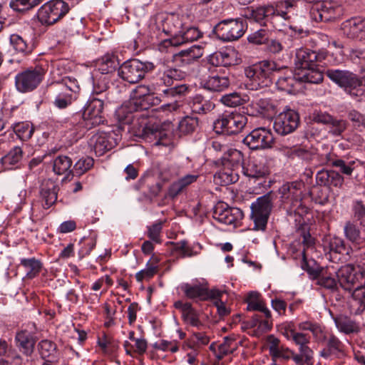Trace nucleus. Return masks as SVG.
<instances>
[{
	"label": "nucleus",
	"mask_w": 365,
	"mask_h": 365,
	"mask_svg": "<svg viewBox=\"0 0 365 365\" xmlns=\"http://www.w3.org/2000/svg\"><path fill=\"white\" fill-rule=\"evenodd\" d=\"M36 341V333L27 329L17 331L15 336L16 346L19 351L27 356L33 354Z\"/></svg>",
	"instance_id": "obj_21"
},
{
	"label": "nucleus",
	"mask_w": 365,
	"mask_h": 365,
	"mask_svg": "<svg viewBox=\"0 0 365 365\" xmlns=\"http://www.w3.org/2000/svg\"><path fill=\"white\" fill-rule=\"evenodd\" d=\"M302 71L303 73L300 79L304 82L318 84L322 82L324 79L323 73L320 71L315 69V66L304 69Z\"/></svg>",
	"instance_id": "obj_50"
},
{
	"label": "nucleus",
	"mask_w": 365,
	"mask_h": 365,
	"mask_svg": "<svg viewBox=\"0 0 365 365\" xmlns=\"http://www.w3.org/2000/svg\"><path fill=\"white\" fill-rule=\"evenodd\" d=\"M20 264L26 271V277L28 279H33L40 273L42 268V263L35 257L22 258Z\"/></svg>",
	"instance_id": "obj_36"
},
{
	"label": "nucleus",
	"mask_w": 365,
	"mask_h": 365,
	"mask_svg": "<svg viewBox=\"0 0 365 365\" xmlns=\"http://www.w3.org/2000/svg\"><path fill=\"white\" fill-rule=\"evenodd\" d=\"M220 160L225 168L215 175V181L224 186L236 182L239 179V175L235 169L242 166L243 153L237 149L229 148L222 154Z\"/></svg>",
	"instance_id": "obj_4"
},
{
	"label": "nucleus",
	"mask_w": 365,
	"mask_h": 365,
	"mask_svg": "<svg viewBox=\"0 0 365 365\" xmlns=\"http://www.w3.org/2000/svg\"><path fill=\"white\" fill-rule=\"evenodd\" d=\"M174 307L182 312V317L186 324L192 327H200L202 326V322L200 319L199 313L192 307L189 302H182L177 301L174 303Z\"/></svg>",
	"instance_id": "obj_27"
},
{
	"label": "nucleus",
	"mask_w": 365,
	"mask_h": 365,
	"mask_svg": "<svg viewBox=\"0 0 365 365\" xmlns=\"http://www.w3.org/2000/svg\"><path fill=\"white\" fill-rule=\"evenodd\" d=\"M242 171L247 177L259 180L266 176L269 172L267 167L257 159L250 160L247 166L242 167Z\"/></svg>",
	"instance_id": "obj_32"
},
{
	"label": "nucleus",
	"mask_w": 365,
	"mask_h": 365,
	"mask_svg": "<svg viewBox=\"0 0 365 365\" xmlns=\"http://www.w3.org/2000/svg\"><path fill=\"white\" fill-rule=\"evenodd\" d=\"M284 148L288 149L287 153H289L290 157L293 158L297 157L307 163L311 162L315 155V153L313 150L307 149L304 147L294 146L289 148L285 147Z\"/></svg>",
	"instance_id": "obj_46"
},
{
	"label": "nucleus",
	"mask_w": 365,
	"mask_h": 365,
	"mask_svg": "<svg viewBox=\"0 0 365 365\" xmlns=\"http://www.w3.org/2000/svg\"><path fill=\"white\" fill-rule=\"evenodd\" d=\"M230 85V81L227 76L216 74L209 76L204 82L203 86L205 89L221 92L227 88Z\"/></svg>",
	"instance_id": "obj_33"
},
{
	"label": "nucleus",
	"mask_w": 365,
	"mask_h": 365,
	"mask_svg": "<svg viewBox=\"0 0 365 365\" xmlns=\"http://www.w3.org/2000/svg\"><path fill=\"white\" fill-rule=\"evenodd\" d=\"M243 217L242 210L236 207H229L217 220L225 225H232Z\"/></svg>",
	"instance_id": "obj_47"
},
{
	"label": "nucleus",
	"mask_w": 365,
	"mask_h": 365,
	"mask_svg": "<svg viewBox=\"0 0 365 365\" xmlns=\"http://www.w3.org/2000/svg\"><path fill=\"white\" fill-rule=\"evenodd\" d=\"M119 62L114 55L106 54L103 56L98 63V71L101 74H108L115 71Z\"/></svg>",
	"instance_id": "obj_40"
},
{
	"label": "nucleus",
	"mask_w": 365,
	"mask_h": 365,
	"mask_svg": "<svg viewBox=\"0 0 365 365\" xmlns=\"http://www.w3.org/2000/svg\"><path fill=\"white\" fill-rule=\"evenodd\" d=\"M350 60L361 66V72H365V48H351L348 54Z\"/></svg>",
	"instance_id": "obj_61"
},
{
	"label": "nucleus",
	"mask_w": 365,
	"mask_h": 365,
	"mask_svg": "<svg viewBox=\"0 0 365 365\" xmlns=\"http://www.w3.org/2000/svg\"><path fill=\"white\" fill-rule=\"evenodd\" d=\"M317 185L324 187H341L344 178L334 170H321L316 175Z\"/></svg>",
	"instance_id": "obj_28"
},
{
	"label": "nucleus",
	"mask_w": 365,
	"mask_h": 365,
	"mask_svg": "<svg viewBox=\"0 0 365 365\" xmlns=\"http://www.w3.org/2000/svg\"><path fill=\"white\" fill-rule=\"evenodd\" d=\"M344 233L346 239L353 244L361 245L363 242L359 226L354 222L348 221L345 223Z\"/></svg>",
	"instance_id": "obj_37"
},
{
	"label": "nucleus",
	"mask_w": 365,
	"mask_h": 365,
	"mask_svg": "<svg viewBox=\"0 0 365 365\" xmlns=\"http://www.w3.org/2000/svg\"><path fill=\"white\" fill-rule=\"evenodd\" d=\"M294 63L298 69H306L316 66V51L308 48H299L295 55Z\"/></svg>",
	"instance_id": "obj_30"
},
{
	"label": "nucleus",
	"mask_w": 365,
	"mask_h": 365,
	"mask_svg": "<svg viewBox=\"0 0 365 365\" xmlns=\"http://www.w3.org/2000/svg\"><path fill=\"white\" fill-rule=\"evenodd\" d=\"M297 7L296 0L279 1L273 4L258 6L256 9H248L245 11L247 19L259 24L261 26L271 25L276 29H281L283 21H290L289 13Z\"/></svg>",
	"instance_id": "obj_1"
},
{
	"label": "nucleus",
	"mask_w": 365,
	"mask_h": 365,
	"mask_svg": "<svg viewBox=\"0 0 365 365\" xmlns=\"http://www.w3.org/2000/svg\"><path fill=\"white\" fill-rule=\"evenodd\" d=\"M284 68L282 69L279 73H282L284 76H278L276 82L277 88L281 91H284L287 93H292L296 90V87L299 85V79L295 78L291 69L286 66H281Z\"/></svg>",
	"instance_id": "obj_29"
},
{
	"label": "nucleus",
	"mask_w": 365,
	"mask_h": 365,
	"mask_svg": "<svg viewBox=\"0 0 365 365\" xmlns=\"http://www.w3.org/2000/svg\"><path fill=\"white\" fill-rule=\"evenodd\" d=\"M58 186L56 181L51 179H44L40 185V196L43 202L44 209L51 207L57 200Z\"/></svg>",
	"instance_id": "obj_23"
},
{
	"label": "nucleus",
	"mask_w": 365,
	"mask_h": 365,
	"mask_svg": "<svg viewBox=\"0 0 365 365\" xmlns=\"http://www.w3.org/2000/svg\"><path fill=\"white\" fill-rule=\"evenodd\" d=\"M23 151L21 147L14 146L6 155L1 158V163L4 169L10 170L13 165L21 161Z\"/></svg>",
	"instance_id": "obj_39"
},
{
	"label": "nucleus",
	"mask_w": 365,
	"mask_h": 365,
	"mask_svg": "<svg viewBox=\"0 0 365 365\" xmlns=\"http://www.w3.org/2000/svg\"><path fill=\"white\" fill-rule=\"evenodd\" d=\"M257 311L263 314L265 318L263 321H260L259 325L258 326L259 333H265L270 331L273 325V320L270 310L266 307L264 303L263 304V307L257 309Z\"/></svg>",
	"instance_id": "obj_54"
},
{
	"label": "nucleus",
	"mask_w": 365,
	"mask_h": 365,
	"mask_svg": "<svg viewBox=\"0 0 365 365\" xmlns=\"http://www.w3.org/2000/svg\"><path fill=\"white\" fill-rule=\"evenodd\" d=\"M341 29L347 38L365 39V18L356 16L347 19L341 24Z\"/></svg>",
	"instance_id": "obj_19"
},
{
	"label": "nucleus",
	"mask_w": 365,
	"mask_h": 365,
	"mask_svg": "<svg viewBox=\"0 0 365 365\" xmlns=\"http://www.w3.org/2000/svg\"><path fill=\"white\" fill-rule=\"evenodd\" d=\"M310 14L314 21L326 22L339 18L343 14V9L336 2L321 1L312 6Z\"/></svg>",
	"instance_id": "obj_13"
},
{
	"label": "nucleus",
	"mask_w": 365,
	"mask_h": 365,
	"mask_svg": "<svg viewBox=\"0 0 365 365\" xmlns=\"http://www.w3.org/2000/svg\"><path fill=\"white\" fill-rule=\"evenodd\" d=\"M192 111L198 114H204L215 108L214 103L205 99L201 95L195 96L190 102Z\"/></svg>",
	"instance_id": "obj_35"
},
{
	"label": "nucleus",
	"mask_w": 365,
	"mask_h": 365,
	"mask_svg": "<svg viewBox=\"0 0 365 365\" xmlns=\"http://www.w3.org/2000/svg\"><path fill=\"white\" fill-rule=\"evenodd\" d=\"M290 340L299 346V354L307 362V365H312L314 352L307 346L310 341V336L307 334L296 330Z\"/></svg>",
	"instance_id": "obj_24"
},
{
	"label": "nucleus",
	"mask_w": 365,
	"mask_h": 365,
	"mask_svg": "<svg viewBox=\"0 0 365 365\" xmlns=\"http://www.w3.org/2000/svg\"><path fill=\"white\" fill-rule=\"evenodd\" d=\"M199 175L188 174L175 180L170 185L168 189L167 197L175 199L179 195L186 191L191 184L197 181Z\"/></svg>",
	"instance_id": "obj_26"
},
{
	"label": "nucleus",
	"mask_w": 365,
	"mask_h": 365,
	"mask_svg": "<svg viewBox=\"0 0 365 365\" xmlns=\"http://www.w3.org/2000/svg\"><path fill=\"white\" fill-rule=\"evenodd\" d=\"M272 194L268 192L257 199L251 205V217L255 223V230H264L272 209Z\"/></svg>",
	"instance_id": "obj_11"
},
{
	"label": "nucleus",
	"mask_w": 365,
	"mask_h": 365,
	"mask_svg": "<svg viewBox=\"0 0 365 365\" xmlns=\"http://www.w3.org/2000/svg\"><path fill=\"white\" fill-rule=\"evenodd\" d=\"M40 355L43 359H51L54 361L57 358V346L55 343L48 339L41 340L38 344Z\"/></svg>",
	"instance_id": "obj_38"
},
{
	"label": "nucleus",
	"mask_w": 365,
	"mask_h": 365,
	"mask_svg": "<svg viewBox=\"0 0 365 365\" xmlns=\"http://www.w3.org/2000/svg\"><path fill=\"white\" fill-rule=\"evenodd\" d=\"M187 74L185 71L175 68H170L160 74L155 82V89L158 91L159 88H167L174 85L175 81L184 79Z\"/></svg>",
	"instance_id": "obj_25"
},
{
	"label": "nucleus",
	"mask_w": 365,
	"mask_h": 365,
	"mask_svg": "<svg viewBox=\"0 0 365 365\" xmlns=\"http://www.w3.org/2000/svg\"><path fill=\"white\" fill-rule=\"evenodd\" d=\"M135 135L146 140L154 138L156 140L155 145H157L168 146L170 143V139L167 135L159 129L158 125H155L151 122L141 125L138 130L135 131Z\"/></svg>",
	"instance_id": "obj_18"
},
{
	"label": "nucleus",
	"mask_w": 365,
	"mask_h": 365,
	"mask_svg": "<svg viewBox=\"0 0 365 365\" xmlns=\"http://www.w3.org/2000/svg\"><path fill=\"white\" fill-rule=\"evenodd\" d=\"M202 36L198 28L192 26L187 28L185 31H180V34L171 38L170 43L173 46H178L185 43L197 41Z\"/></svg>",
	"instance_id": "obj_31"
},
{
	"label": "nucleus",
	"mask_w": 365,
	"mask_h": 365,
	"mask_svg": "<svg viewBox=\"0 0 365 365\" xmlns=\"http://www.w3.org/2000/svg\"><path fill=\"white\" fill-rule=\"evenodd\" d=\"M327 163H329L332 167L339 168L341 173L346 175H351L352 174L354 168L351 167V165L354 163V162L350 164H346L344 160L334 158L330 154L327 156Z\"/></svg>",
	"instance_id": "obj_55"
},
{
	"label": "nucleus",
	"mask_w": 365,
	"mask_h": 365,
	"mask_svg": "<svg viewBox=\"0 0 365 365\" xmlns=\"http://www.w3.org/2000/svg\"><path fill=\"white\" fill-rule=\"evenodd\" d=\"M274 141L271 130L264 127L254 129L243 139V143L251 150L270 148Z\"/></svg>",
	"instance_id": "obj_15"
},
{
	"label": "nucleus",
	"mask_w": 365,
	"mask_h": 365,
	"mask_svg": "<svg viewBox=\"0 0 365 365\" xmlns=\"http://www.w3.org/2000/svg\"><path fill=\"white\" fill-rule=\"evenodd\" d=\"M210 338L205 332H193L189 339V346L193 349L206 346L209 344Z\"/></svg>",
	"instance_id": "obj_52"
},
{
	"label": "nucleus",
	"mask_w": 365,
	"mask_h": 365,
	"mask_svg": "<svg viewBox=\"0 0 365 365\" xmlns=\"http://www.w3.org/2000/svg\"><path fill=\"white\" fill-rule=\"evenodd\" d=\"M250 106L255 109L257 114H263L274 110V106L268 98H257L251 102Z\"/></svg>",
	"instance_id": "obj_56"
},
{
	"label": "nucleus",
	"mask_w": 365,
	"mask_h": 365,
	"mask_svg": "<svg viewBox=\"0 0 365 365\" xmlns=\"http://www.w3.org/2000/svg\"><path fill=\"white\" fill-rule=\"evenodd\" d=\"M272 358H282L284 360L292 359L297 365L307 364V362H305L299 354H296L289 348H284L282 346H281L280 349L277 351V354L275 356H272Z\"/></svg>",
	"instance_id": "obj_49"
},
{
	"label": "nucleus",
	"mask_w": 365,
	"mask_h": 365,
	"mask_svg": "<svg viewBox=\"0 0 365 365\" xmlns=\"http://www.w3.org/2000/svg\"><path fill=\"white\" fill-rule=\"evenodd\" d=\"M207 61L214 66L227 67L232 64L230 55L227 51H216L209 56Z\"/></svg>",
	"instance_id": "obj_44"
},
{
	"label": "nucleus",
	"mask_w": 365,
	"mask_h": 365,
	"mask_svg": "<svg viewBox=\"0 0 365 365\" xmlns=\"http://www.w3.org/2000/svg\"><path fill=\"white\" fill-rule=\"evenodd\" d=\"M302 255V259L301 262V267L304 270H306L314 279H317V284L321 287L331 291L336 290L339 284L338 280L336 281L330 274H328L327 270L323 268L320 269L310 268L306 258L304 250H303Z\"/></svg>",
	"instance_id": "obj_17"
},
{
	"label": "nucleus",
	"mask_w": 365,
	"mask_h": 365,
	"mask_svg": "<svg viewBox=\"0 0 365 365\" xmlns=\"http://www.w3.org/2000/svg\"><path fill=\"white\" fill-rule=\"evenodd\" d=\"M302 184L291 182L284 184L279 190L283 208L288 215H297L300 217L309 212V207L302 202Z\"/></svg>",
	"instance_id": "obj_3"
},
{
	"label": "nucleus",
	"mask_w": 365,
	"mask_h": 365,
	"mask_svg": "<svg viewBox=\"0 0 365 365\" xmlns=\"http://www.w3.org/2000/svg\"><path fill=\"white\" fill-rule=\"evenodd\" d=\"M88 145L96 155L101 156L113 148L115 142L110 133L98 131L90 138Z\"/></svg>",
	"instance_id": "obj_20"
},
{
	"label": "nucleus",
	"mask_w": 365,
	"mask_h": 365,
	"mask_svg": "<svg viewBox=\"0 0 365 365\" xmlns=\"http://www.w3.org/2000/svg\"><path fill=\"white\" fill-rule=\"evenodd\" d=\"M93 166V159L90 157L79 159L73 165L72 172L73 175L81 176Z\"/></svg>",
	"instance_id": "obj_57"
},
{
	"label": "nucleus",
	"mask_w": 365,
	"mask_h": 365,
	"mask_svg": "<svg viewBox=\"0 0 365 365\" xmlns=\"http://www.w3.org/2000/svg\"><path fill=\"white\" fill-rule=\"evenodd\" d=\"M23 359L11 346L5 354L0 356V365H22Z\"/></svg>",
	"instance_id": "obj_48"
},
{
	"label": "nucleus",
	"mask_w": 365,
	"mask_h": 365,
	"mask_svg": "<svg viewBox=\"0 0 365 365\" xmlns=\"http://www.w3.org/2000/svg\"><path fill=\"white\" fill-rule=\"evenodd\" d=\"M75 96L64 92L60 89L58 90L53 104L55 107L59 109H66L76 99Z\"/></svg>",
	"instance_id": "obj_51"
},
{
	"label": "nucleus",
	"mask_w": 365,
	"mask_h": 365,
	"mask_svg": "<svg viewBox=\"0 0 365 365\" xmlns=\"http://www.w3.org/2000/svg\"><path fill=\"white\" fill-rule=\"evenodd\" d=\"M339 284L348 292H351L365 279V267L346 264L336 272Z\"/></svg>",
	"instance_id": "obj_12"
},
{
	"label": "nucleus",
	"mask_w": 365,
	"mask_h": 365,
	"mask_svg": "<svg viewBox=\"0 0 365 365\" xmlns=\"http://www.w3.org/2000/svg\"><path fill=\"white\" fill-rule=\"evenodd\" d=\"M348 118L352 123L353 127L361 132L365 130V115L356 110H351L348 112Z\"/></svg>",
	"instance_id": "obj_60"
},
{
	"label": "nucleus",
	"mask_w": 365,
	"mask_h": 365,
	"mask_svg": "<svg viewBox=\"0 0 365 365\" xmlns=\"http://www.w3.org/2000/svg\"><path fill=\"white\" fill-rule=\"evenodd\" d=\"M284 68L274 61L263 60L245 69L247 89L257 91L269 86L276 75Z\"/></svg>",
	"instance_id": "obj_2"
},
{
	"label": "nucleus",
	"mask_w": 365,
	"mask_h": 365,
	"mask_svg": "<svg viewBox=\"0 0 365 365\" xmlns=\"http://www.w3.org/2000/svg\"><path fill=\"white\" fill-rule=\"evenodd\" d=\"M155 66L151 62H142L138 59L125 61L118 68V76L129 83H137L144 78L145 73L152 71Z\"/></svg>",
	"instance_id": "obj_8"
},
{
	"label": "nucleus",
	"mask_w": 365,
	"mask_h": 365,
	"mask_svg": "<svg viewBox=\"0 0 365 365\" xmlns=\"http://www.w3.org/2000/svg\"><path fill=\"white\" fill-rule=\"evenodd\" d=\"M246 29V22L242 19H227L220 21L214 27L213 31L219 39L228 42L241 38Z\"/></svg>",
	"instance_id": "obj_7"
},
{
	"label": "nucleus",
	"mask_w": 365,
	"mask_h": 365,
	"mask_svg": "<svg viewBox=\"0 0 365 365\" xmlns=\"http://www.w3.org/2000/svg\"><path fill=\"white\" fill-rule=\"evenodd\" d=\"M180 289L185 296L190 299L206 300V288L201 284L184 283L180 285Z\"/></svg>",
	"instance_id": "obj_34"
},
{
	"label": "nucleus",
	"mask_w": 365,
	"mask_h": 365,
	"mask_svg": "<svg viewBox=\"0 0 365 365\" xmlns=\"http://www.w3.org/2000/svg\"><path fill=\"white\" fill-rule=\"evenodd\" d=\"M325 73L331 81L346 92H349L352 96H359L358 93H355L354 91H359L357 88L362 86L363 76L359 77L357 74L348 70L339 69H327Z\"/></svg>",
	"instance_id": "obj_10"
},
{
	"label": "nucleus",
	"mask_w": 365,
	"mask_h": 365,
	"mask_svg": "<svg viewBox=\"0 0 365 365\" xmlns=\"http://www.w3.org/2000/svg\"><path fill=\"white\" fill-rule=\"evenodd\" d=\"M104 103L98 98H92L84 108L82 114L85 126L88 129L103 124L106 119L103 115Z\"/></svg>",
	"instance_id": "obj_14"
},
{
	"label": "nucleus",
	"mask_w": 365,
	"mask_h": 365,
	"mask_svg": "<svg viewBox=\"0 0 365 365\" xmlns=\"http://www.w3.org/2000/svg\"><path fill=\"white\" fill-rule=\"evenodd\" d=\"M13 132L23 141L30 139L34 129L29 122H19L12 125Z\"/></svg>",
	"instance_id": "obj_43"
},
{
	"label": "nucleus",
	"mask_w": 365,
	"mask_h": 365,
	"mask_svg": "<svg viewBox=\"0 0 365 365\" xmlns=\"http://www.w3.org/2000/svg\"><path fill=\"white\" fill-rule=\"evenodd\" d=\"M58 89L64 91V92L69 93L76 98L78 97V93L80 91V86L76 78L72 77H64L60 83H58Z\"/></svg>",
	"instance_id": "obj_45"
},
{
	"label": "nucleus",
	"mask_w": 365,
	"mask_h": 365,
	"mask_svg": "<svg viewBox=\"0 0 365 365\" xmlns=\"http://www.w3.org/2000/svg\"><path fill=\"white\" fill-rule=\"evenodd\" d=\"M46 70L41 65L19 71L14 77L16 90L22 94L31 93L43 82Z\"/></svg>",
	"instance_id": "obj_5"
},
{
	"label": "nucleus",
	"mask_w": 365,
	"mask_h": 365,
	"mask_svg": "<svg viewBox=\"0 0 365 365\" xmlns=\"http://www.w3.org/2000/svg\"><path fill=\"white\" fill-rule=\"evenodd\" d=\"M221 102L229 107H237L242 105L246 99L242 98L238 93H231L222 96Z\"/></svg>",
	"instance_id": "obj_62"
},
{
	"label": "nucleus",
	"mask_w": 365,
	"mask_h": 365,
	"mask_svg": "<svg viewBox=\"0 0 365 365\" xmlns=\"http://www.w3.org/2000/svg\"><path fill=\"white\" fill-rule=\"evenodd\" d=\"M71 159L66 155H59L53 161V170L58 175L72 172L71 170L72 165Z\"/></svg>",
	"instance_id": "obj_42"
},
{
	"label": "nucleus",
	"mask_w": 365,
	"mask_h": 365,
	"mask_svg": "<svg viewBox=\"0 0 365 365\" xmlns=\"http://www.w3.org/2000/svg\"><path fill=\"white\" fill-rule=\"evenodd\" d=\"M334 322L336 328L340 332L346 334L357 332L359 331L358 325L351 319L340 316L334 318Z\"/></svg>",
	"instance_id": "obj_41"
},
{
	"label": "nucleus",
	"mask_w": 365,
	"mask_h": 365,
	"mask_svg": "<svg viewBox=\"0 0 365 365\" xmlns=\"http://www.w3.org/2000/svg\"><path fill=\"white\" fill-rule=\"evenodd\" d=\"M245 302L247 304V310L248 311H257L263 307L264 302L261 298V295L257 292H250Z\"/></svg>",
	"instance_id": "obj_58"
},
{
	"label": "nucleus",
	"mask_w": 365,
	"mask_h": 365,
	"mask_svg": "<svg viewBox=\"0 0 365 365\" xmlns=\"http://www.w3.org/2000/svg\"><path fill=\"white\" fill-rule=\"evenodd\" d=\"M197 125L198 120L197 118L186 116L180 121L178 128L180 133L190 134L195 131Z\"/></svg>",
	"instance_id": "obj_59"
},
{
	"label": "nucleus",
	"mask_w": 365,
	"mask_h": 365,
	"mask_svg": "<svg viewBox=\"0 0 365 365\" xmlns=\"http://www.w3.org/2000/svg\"><path fill=\"white\" fill-rule=\"evenodd\" d=\"M68 4L63 0H50L38 10L37 18L44 26H52L61 21L70 11Z\"/></svg>",
	"instance_id": "obj_6"
},
{
	"label": "nucleus",
	"mask_w": 365,
	"mask_h": 365,
	"mask_svg": "<svg viewBox=\"0 0 365 365\" xmlns=\"http://www.w3.org/2000/svg\"><path fill=\"white\" fill-rule=\"evenodd\" d=\"M299 123L298 113L290 108L281 112L274 121V129L281 135H285L294 131Z\"/></svg>",
	"instance_id": "obj_16"
},
{
	"label": "nucleus",
	"mask_w": 365,
	"mask_h": 365,
	"mask_svg": "<svg viewBox=\"0 0 365 365\" xmlns=\"http://www.w3.org/2000/svg\"><path fill=\"white\" fill-rule=\"evenodd\" d=\"M187 91L185 84L172 86L167 88H159L158 92H161L164 98H176L184 95Z\"/></svg>",
	"instance_id": "obj_53"
},
{
	"label": "nucleus",
	"mask_w": 365,
	"mask_h": 365,
	"mask_svg": "<svg viewBox=\"0 0 365 365\" xmlns=\"http://www.w3.org/2000/svg\"><path fill=\"white\" fill-rule=\"evenodd\" d=\"M109 79L107 76L100 74L93 78V93H102L108 88Z\"/></svg>",
	"instance_id": "obj_64"
},
{
	"label": "nucleus",
	"mask_w": 365,
	"mask_h": 365,
	"mask_svg": "<svg viewBox=\"0 0 365 365\" xmlns=\"http://www.w3.org/2000/svg\"><path fill=\"white\" fill-rule=\"evenodd\" d=\"M247 39L250 43L257 45L267 43L269 40V31L264 29H259L258 31L251 34L248 36Z\"/></svg>",
	"instance_id": "obj_63"
},
{
	"label": "nucleus",
	"mask_w": 365,
	"mask_h": 365,
	"mask_svg": "<svg viewBox=\"0 0 365 365\" xmlns=\"http://www.w3.org/2000/svg\"><path fill=\"white\" fill-rule=\"evenodd\" d=\"M203 56V48L199 45L182 50L173 56V61L178 66L183 67L192 63Z\"/></svg>",
	"instance_id": "obj_22"
},
{
	"label": "nucleus",
	"mask_w": 365,
	"mask_h": 365,
	"mask_svg": "<svg viewBox=\"0 0 365 365\" xmlns=\"http://www.w3.org/2000/svg\"><path fill=\"white\" fill-rule=\"evenodd\" d=\"M247 123V116L240 113H225L214 122V129L218 133L236 135L242 130Z\"/></svg>",
	"instance_id": "obj_9"
}]
</instances>
